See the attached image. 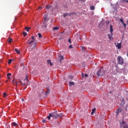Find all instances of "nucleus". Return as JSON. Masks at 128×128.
Returning <instances> with one entry per match:
<instances>
[{
	"mask_svg": "<svg viewBox=\"0 0 128 128\" xmlns=\"http://www.w3.org/2000/svg\"><path fill=\"white\" fill-rule=\"evenodd\" d=\"M62 114H58L56 112H54L52 114H50L49 116H47L48 120H50V118H58L59 116H62Z\"/></svg>",
	"mask_w": 128,
	"mask_h": 128,
	"instance_id": "1",
	"label": "nucleus"
},
{
	"mask_svg": "<svg viewBox=\"0 0 128 128\" xmlns=\"http://www.w3.org/2000/svg\"><path fill=\"white\" fill-rule=\"evenodd\" d=\"M104 68L102 67L96 72V74L98 76H102L104 74Z\"/></svg>",
	"mask_w": 128,
	"mask_h": 128,
	"instance_id": "2",
	"label": "nucleus"
},
{
	"mask_svg": "<svg viewBox=\"0 0 128 128\" xmlns=\"http://www.w3.org/2000/svg\"><path fill=\"white\" fill-rule=\"evenodd\" d=\"M117 60L118 64H124V58H122V56H118Z\"/></svg>",
	"mask_w": 128,
	"mask_h": 128,
	"instance_id": "3",
	"label": "nucleus"
},
{
	"mask_svg": "<svg viewBox=\"0 0 128 128\" xmlns=\"http://www.w3.org/2000/svg\"><path fill=\"white\" fill-rule=\"evenodd\" d=\"M47 26H48L47 22L46 21H44L43 22V24L42 26V28H46Z\"/></svg>",
	"mask_w": 128,
	"mask_h": 128,
	"instance_id": "4",
	"label": "nucleus"
},
{
	"mask_svg": "<svg viewBox=\"0 0 128 128\" xmlns=\"http://www.w3.org/2000/svg\"><path fill=\"white\" fill-rule=\"evenodd\" d=\"M48 14H45L44 16V22H48Z\"/></svg>",
	"mask_w": 128,
	"mask_h": 128,
	"instance_id": "5",
	"label": "nucleus"
},
{
	"mask_svg": "<svg viewBox=\"0 0 128 128\" xmlns=\"http://www.w3.org/2000/svg\"><path fill=\"white\" fill-rule=\"evenodd\" d=\"M116 46H117L118 50H120L122 48V43H118Z\"/></svg>",
	"mask_w": 128,
	"mask_h": 128,
	"instance_id": "6",
	"label": "nucleus"
},
{
	"mask_svg": "<svg viewBox=\"0 0 128 128\" xmlns=\"http://www.w3.org/2000/svg\"><path fill=\"white\" fill-rule=\"evenodd\" d=\"M12 84L16 86H18V82H16V81H14V80H12Z\"/></svg>",
	"mask_w": 128,
	"mask_h": 128,
	"instance_id": "7",
	"label": "nucleus"
},
{
	"mask_svg": "<svg viewBox=\"0 0 128 128\" xmlns=\"http://www.w3.org/2000/svg\"><path fill=\"white\" fill-rule=\"evenodd\" d=\"M120 2L121 4H124L125 2L128 4V0H121Z\"/></svg>",
	"mask_w": 128,
	"mask_h": 128,
	"instance_id": "8",
	"label": "nucleus"
},
{
	"mask_svg": "<svg viewBox=\"0 0 128 128\" xmlns=\"http://www.w3.org/2000/svg\"><path fill=\"white\" fill-rule=\"evenodd\" d=\"M112 32H114V29L112 28V25H110V32L112 34Z\"/></svg>",
	"mask_w": 128,
	"mask_h": 128,
	"instance_id": "9",
	"label": "nucleus"
},
{
	"mask_svg": "<svg viewBox=\"0 0 128 128\" xmlns=\"http://www.w3.org/2000/svg\"><path fill=\"white\" fill-rule=\"evenodd\" d=\"M12 126H18V124L16 123V122H13L12 123Z\"/></svg>",
	"mask_w": 128,
	"mask_h": 128,
	"instance_id": "10",
	"label": "nucleus"
},
{
	"mask_svg": "<svg viewBox=\"0 0 128 128\" xmlns=\"http://www.w3.org/2000/svg\"><path fill=\"white\" fill-rule=\"evenodd\" d=\"M50 92V89H48L46 93L45 94L46 96H47V94H49Z\"/></svg>",
	"mask_w": 128,
	"mask_h": 128,
	"instance_id": "11",
	"label": "nucleus"
},
{
	"mask_svg": "<svg viewBox=\"0 0 128 128\" xmlns=\"http://www.w3.org/2000/svg\"><path fill=\"white\" fill-rule=\"evenodd\" d=\"M58 58L60 59V62H62V60H64V57L62 56H58Z\"/></svg>",
	"mask_w": 128,
	"mask_h": 128,
	"instance_id": "12",
	"label": "nucleus"
},
{
	"mask_svg": "<svg viewBox=\"0 0 128 128\" xmlns=\"http://www.w3.org/2000/svg\"><path fill=\"white\" fill-rule=\"evenodd\" d=\"M122 108H119L117 110L116 112H122Z\"/></svg>",
	"mask_w": 128,
	"mask_h": 128,
	"instance_id": "13",
	"label": "nucleus"
},
{
	"mask_svg": "<svg viewBox=\"0 0 128 128\" xmlns=\"http://www.w3.org/2000/svg\"><path fill=\"white\" fill-rule=\"evenodd\" d=\"M51 7L50 5H48L46 6V10H50Z\"/></svg>",
	"mask_w": 128,
	"mask_h": 128,
	"instance_id": "14",
	"label": "nucleus"
},
{
	"mask_svg": "<svg viewBox=\"0 0 128 128\" xmlns=\"http://www.w3.org/2000/svg\"><path fill=\"white\" fill-rule=\"evenodd\" d=\"M15 52H16L18 54L20 53V50H18L17 48H15L14 49Z\"/></svg>",
	"mask_w": 128,
	"mask_h": 128,
	"instance_id": "15",
	"label": "nucleus"
},
{
	"mask_svg": "<svg viewBox=\"0 0 128 128\" xmlns=\"http://www.w3.org/2000/svg\"><path fill=\"white\" fill-rule=\"evenodd\" d=\"M27 81V82H28V76H26V78L24 80V82H26V81Z\"/></svg>",
	"mask_w": 128,
	"mask_h": 128,
	"instance_id": "16",
	"label": "nucleus"
},
{
	"mask_svg": "<svg viewBox=\"0 0 128 128\" xmlns=\"http://www.w3.org/2000/svg\"><path fill=\"white\" fill-rule=\"evenodd\" d=\"M59 28H60L56 26L53 28V30H58Z\"/></svg>",
	"mask_w": 128,
	"mask_h": 128,
	"instance_id": "17",
	"label": "nucleus"
},
{
	"mask_svg": "<svg viewBox=\"0 0 128 128\" xmlns=\"http://www.w3.org/2000/svg\"><path fill=\"white\" fill-rule=\"evenodd\" d=\"M28 44H32V42H34V40H32L30 42V40H28Z\"/></svg>",
	"mask_w": 128,
	"mask_h": 128,
	"instance_id": "18",
	"label": "nucleus"
},
{
	"mask_svg": "<svg viewBox=\"0 0 128 128\" xmlns=\"http://www.w3.org/2000/svg\"><path fill=\"white\" fill-rule=\"evenodd\" d=\"M47 62L48 64H50V66H52V62L50 61V60H47Z\"/></svg>",
	"mask_w": 128,
	"mask_h": 128,
	"instance_id": "19",
	"label": "nucleus"
},
{
	"mask_svg": "<svg viewBox=\"0 0 128 128\" xmlns=\"http://www.w3.org/2000/svg\"><path fill=\"white\" fill-rule=\"evenodd\" d=\"M88 74H84H84H82V78H86L87 76H88Z\"/></svg>",
	"mask_w": 128,
	"mask_h": 128,
	"instance_id": "20",
	"label": "nucleus"
},
{
	"mask_svg": "<svg viewBox=\"0 0 128 128\" xmlns=\"http://www.w3.org/2000/svg\"><path fill=\"white\" fill-rule=\"evenodd\" d=\"M18 82H21V84L22 86H26V82H22V81H20Z\"/></svg>",
	"mask_w": 128,
	"mask_h": 128,
	"instance_id": "21",
	"label": "nucleus"
},
{
	"mask_svg": "<svg viewBox=\"0 0 128 128\" xmlns=\"http://www.w3.org/2000/svg\"><path fill=\"white\" fill-rule=\"evenodd\" d=\"M69 16V14L64 13V14H63V16H64V18H66V16Z\"/></svg>",
	"mask_w": 128,
	"mask_h": 128,
	"instance_id": "22",
	"label": "nucleus"
},
{
	"mask_svg": "<svg viewBox=\"0 0 128 128\" xmlns=\"http://www.w3.org/2000/svg\"><path fill=\"white\" fill-rule=\"evenodd\" d=\"M69 84H70V86H74V82H69Z\"/></svg>",
	"mask_w": 128,
	"mask_h": 128,
	"instance_id": "23",
	"label": "nucleus"
},
{
	"mask_svg": "<svg viewBox=\"0 0 128 128\" xmlns=\"http://www.w3.org/2000/svg\"><path fill=\"white\" fill-rule=\"evenodd\" d=\"M68 78L69 80H72V78H74V76L72 75H70L68 76Z\"/></svg>",
	"mask_w": 128,
	"mask_h": 128,
	"instance_id": "24",
	"label": "nucleus"
},
{
	"mask_svg": "<svg viewBox=\"0 0 128 128\" xmlns=\"http://www.w3.org/2000/svg\"><path fill=\"white\" fill-rule=\"evenodd\" d=\"M108 38H109V40H112V36H110L109 34H108Z\"/></svg>",
	"mask_w": 128,
	"mask_h": 128,
	"instance_id": "25",
	"label": "nucleus"
},
{
	"mask_svg": "<svg viewBox=\"0 0 128 128\" xmlns=\"http://www.w3.org/2000/svg\"><path fill=\"white\" fill-rule=\"evenodd\" d=\"M12 42V38H9L8 40V42H9V44H10V42Z\"/></svg>",
	"mask_w": 128,
	"mask_h": 128,
	"instance_id": "26",
	"label": "nucleus"
},
{
	"mask_svg": "<svg viewBox=\"0 0 128 128\" xmlns=\"http://www.w3.org/2000/svg\"><path fill=\"white\" fill-rule=\"evenodd\" d=\"M25 30H26V32H30V28H28V27H26L25 28Z\"/></svg>",
	"mask_w": 128,
	"mask_h": 128,
	"instance_id": "27",
	"label": "nucleus"
},
{
	"mask_svg": "<svg viewBox=\"0 0 128 128\" xmlns=\"http://www.w3.org/2000/svg\"><path fill=\"white\" fill-rule=\"evenodd\" d=\"M38 36L40 38H42V34L40 33H38Z\"/></svg>",
	"mask_w": 128,
	"mask_h": 128,
	"instance_id": "28",
	"label": "nucleus"
},
{
	"mask_svg": "<svg viewBox=\"0 0 128 128\" xmlns=\"http://www.w3.org/2000/svg\"><path fill=\"white\" fill-rule=\"evenodd\" d=\"M12 60L11 59L9 60L8 61V64H12Z\"/></svg>",
	"mask_w": 128,
	"mask_h": 128,
	"instance_id": "29",
	"label": "nucleus"
},
{
	"mask_svg": "<svg viewBox=\"0 0 128 128\" xmlns=\"http://www.w3.org/2000/svg\"><path fill=\"white\" fill-rule=\"evenodd\" d=\"M96 108H94L92 110V112H96Z\"/></svg>",
	"mask_w": 128,
	"mask_h": 128,
	"instance_id": "30",
	"label": "nucleus"
},
{
	"mask_svg": "<svg viewBox=\"0 0 128 128\" xmlns=\"http://www.w3.org/2000/svg\"><path fill=\"white\" fill-rule=\"evenodd\" d=\"M26 34H27L26 32H23V36H24V37L26 36Z\"/></svg>",
	"mask_w": 128,
	"mask_h": 128,
	"instance_id": "31",
	"label": "nucleus"
},
{
	"mask_svg": "<svg viewBox=\"0 0 128 128\" xmlns=\"http://www.w3.org/2000/svg\"><path fill=\"white\" fill-rule=\"evenodd\" d=\"M126 124V122L124 120H122L120 123V124Z\"/></svg>",
	"mask_w": 128,
	"mask_h": 128,
	"instance_id": "32",
	"label": "nucleus"
},
{
	"mask_svg": "<svg viewBox=\"0 0 128 128\" xmlns=\"http://www.w3.org/2000/svg\"><path fill=\"white\" fill-rule=\"evenodd\" d=\"M90 10H94V6H90Z\"/></svg>",
	"mask_w": 128,
	"mask_h": 128,
	"instance_id": "33",
	"label": "nucleus"
},
{
	"mask_svg": "<svg viewBox=\"0 0 128 128\" xmlns=\"http://www.w3.org/2000/svg\"><path fill=\"white\" fill-rule=\"evenodd\" d=\"M120 22H122V24L124 23V19L120 18Z\"/></svg>",
	"mask_w": 128,
	"mask_h": 128,
	"instance_id": "34",
	"label": "nucleus"
},
{
	"mask_svg": "<svg viewBox=\"0 0 128 128\" xmlns=\"http://www.w3.org/2000/svg\"><path fill=\"white\" fill-rule=\"evenodd\" d=\"M72 14H75V13L74 12L69 13V16H72Z\"/></svg>",
	"mask_w": 128,
	"mask_h": 128,
	"instance_id": "35",
	"label": "nucleus"
},
{
	"mask_svg": "<svg viewBox=\"0 0 128 128\" xmlns=\"http://www.w3.org/2000/svg\"><path fill=\"white\" fill-rule=\"evenodd\" d=\"M3 96L4 98H6V92L3 93Z\"/></svg>",
	"mask_w": 128,
	"mask_h": 128,
	"instance_id": "36",
	"label": "nucleus"
},
{
	"mask_svg": "<svg viewBox=\"0 0 128 128\" xmlns=\"http://www.w3.org/2000/svg\"><path fill=\"white\" fill-rule=\"evenodd\" d=\"M12 76V74L11 73H8L7 74V76Z\"/></svg>",
	"mask_w": 128,
	"mask_h": 128,
	"instance_id": "37",
	"label": "nucleus"
},
{
	"mask_svg": "<svg viewBox=\"0 0 128 128\" xmlns=\"http://www.w3.org/2000/svg\"><path fill=\"white\" fill-rule=\"evenodd\" d=\"M81 48H82V50L83 52H84V50H84V47L82 46Z\"/></svg>",
	"mask_w": 128,
	"mask_h": 128,
	"instance_id": "38",
	"label": "nucleus"
},
{
	"mask_svg": "<svg viewBox=\"0 0 128 128\" xmlns=\"http://www.w3.org/2000/svg\"><path fill=\"white\" fill-rule=\"evenodd\" d=\"M68 42H70V44H72V40L70 38L68 39Z\"/></svg>",
	"mask_w": 128,
	"mask_h": 128,
	"instance_id": "39",
	"label": "nucleus"
},
{
	"mask_svg": "<svg viewBox=\"0 0 128 128\" xmlns=\"http://www.w3.org/2000/svg\"><path fill=\"white\" fill-rule=\"evenodd\" d=\"M123 128H128V125H124L123 126Z\"/></svg>",
	"mask_w": 128,
	"mask_h": 128,
	"instance_id": "40",
	"label": "nucleus"
},
{
	"mask_svg": "<svg viewBox=\"0 0 128 128\" xmlns=\"http://www.w3.org/2000/svg\"><path fill=\"white\" fill-rule=\"evenodd\" d=\"M42 122H44V124H46V120H42Z\"/></svg>",
	"mask_w": 128,
	"mask_h": 128,
	"instance_id": "41",
	"label": "nucleus"
},
{
	"mask_svg": "<svg viewBox=\"0 0 128 128\" xmlns=\"http://www.w3.org/2000/svg\"><path fill=\"white\" fill-rule=\"evenodd\" d=\"M32 40H33V42L34 41V36H32Z\"/></svg>",
	"mask_w": 128,
	"mask_h": 128,
	"instance_id": "42",
	"label": "nucleus"
},
{
	"mask_svg": "<svg viewBox=\"0 0 128 128\" xmlns=\"http://www.w3.org/2000/svg\"><path fill=\"white\" fill-rule=\"evenodd\" d=\"M94 114H96V112H91V116H94Z\"/></svg>",
	"mask_w": 128,
	"mask_h": 128,
	"instance_id": "43",
	"label": "nucleus"
},
{
	"mask_svg": "<svg viewBox=\"0 0 128 128\" xmlns=\"http://www.w3.org/2000/svg\"><path fill=\"white\" fill-rule=\"evenodd\" d=\"M123 24L124 28L126 27V24L125 23H123Z\"/></svg>",
	"mask_w": 128,
	"mask_h": 128,
	"instance_id": "44",
	"label": "nucleus"
},
{
	"mask_svg": "<svg viewBox=\"0 0 128 128\" xmlns=\"http://www.w3.org/2000/svg\"><path fill=\"white\" fill-rule=\"evenodd\" d=\"M69 48H72V46L70 45V46H69Z\"/></svg>",
	"mask_w": 128,
	"mask_h": 128,
	"instance_id": "45",
	"label": "nucleus"
},
{
	"mask_svg": "<svg viewBox=\"0 0 128 128\" xmlns=\"http://www.w3.org/2000/svg\"><path fill=\"white\" fill-rule=\"evenodd\" d=\"M22 102H24V98H22Z\"/></svg>",
	"mask_w": 128,
	"mask_h": 128,
	"instance_id": "46",
	"label": "nucleus"
},
{
	"mask_svg": "<svg viewBox=\"0 0 128 128\" xmlns=\"http://www.w3.org/2000/svg\"><path fill=\"white\" fill-rule=\"evenodd\" d=\"M8 80H10V77L9 76H8Z\"/></svg>",
	"mask_w": 128,
	"mask_h": 128,
	"instance_id": "47",
	"label": "nucleus"
},
{
	"mask_svg": "<svg viewBox=\"0 0 128 128\" xmlns=\"http://www.w3.org/2000/svg\"><path fill=\"white\" fill-rule=\"evenodd\" d=\"M114 8H116V6H114Z\"/></svg>",
	"mask_w": 128,
	"mask_h": 128,
	"instance_id": "48",
	"label": "nucleus"
},
{
	"mask_svg": "<svg viewBox=\"0 0 128 128\" xmlns=\"http://www.w3.org/2000/svg\"><path fill=\"white\" fill-rule=\"evenodd\" d=\"M81 0V2H84V1L86 0Z\"/></svg>",
	"mask_w": 128,
	"mask_h": 128,
	"instance_id": "49",
	"label": "nucleus"
},
{
	"mask_svg": "<svg viewBox=\"0 0 128 128\" xmlns=\"http://www.w3.org/2000/svg\"><path fill=\"white\" fill-rule=\"evenodd\" d=\"M41 8H42V6H40L39 9H41Z\"/></svg>",
	"mask_w": 128,
	"mask_h": 128,
	"instance_id": "50",
	"label": "nucleus"
},
{
	"mask_svg": "<svg viewBox=\"0 0 128 128\" xmlns=\"http://www.w3.org/2000/svg\"><path fill=\"white\" fill-rule=\"evenodd\" d=\"M109 94H112V91H110V92H109Z\"/></svg>",
	"mask_w": 128,
	"mask_h": 128,
	"instance_id": "51",
	"label": "nucleus"
},
{
	"mask_svg": "<svg viewBox=\"0 0 128 128\" xmlns=\"http://www.w3.org/2000/svg\"><path fill=\"white\" fill-rule=\"evenodd\" d=\"M26 87H25V88H24V90H26Z\"/></svg>",
	"mask_w": 128,
	"mask_h": 128,
	"instance_id": "52",
	"label": "nucleus"
},
{
	"mask_svg": "<svg viewBox=\"0 0 128 128\" xmlns=\"http://www.w3.org/2000/svg\"><path fill=\"white\" fill-rule=\"evenodd\" d=\"M80 40H82V38H80Z\"/></svg>",
	"mask_w": 128,
	"mask_h": 128,
	"instance_id": "53",
	"label": "nucleus"
},
{
	"mask_svg": "<svg viewBox=\"0 0 128 128\" xmlns=\"http://www.w3.org/2000/svg\"><path fill=\"white\" fill-rule=\"evenodd\" d=\"M117 114H118V113H117Z\"/></svg>",
	"mask_w": 128,
	"mask_h": 128,
	"instance_id": "54",
	"label": "nucleus"
}]
</instances>
